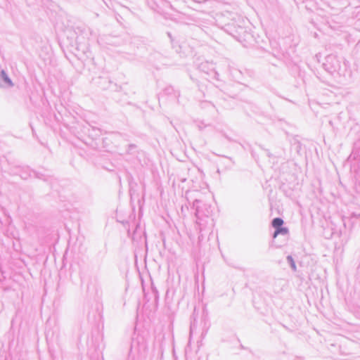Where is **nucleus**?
<instances>
[{"label": "nucleus", "mask_w": 360, "mask_h": 360, "mask_svg": "<svg viewBox=\"0 0 360 360\" xmlns=\"http://www.w3.org/2000/svg\"><path fill=\"white\" fill-rule=\"evenodd\" d=\"M2 76L4 79V80L8 82V84H11V80L8 79V77H7V75L5 74L4 72H2Z\"/></svg>", "instance_id": "7ed1b4c3"}, {"label": "nucleus", "mask_w": 360, "mask_h": 360, "mask_svg": "<svg viewBox=\"0 0 360 360\" xmlns=\"http://www.w3.org/2000/svg\"><path fill=\"white\" fill-rule=\"evenodd\" d=\"M288 231L286 228L280 227L278 229H276V230L274 234V238H276L277 236L279 234L285 235L288 233Z\"/></svg>", "instance_id": "f03ea898"}, {"label": "nucleus", "mask_w": 360, "mask_h": 360, "mask_svg": "<svg viewBox=\"0 0 360 360\" xmlns=\"http://www.w3.org/2000/svg\"><path fill=\"white\" fill-rule=\"evenodd\" d=\"M283 221L281 218H275L272 221V226L275 229H278L282 226Z\"/></svg>", "instance_id": "f257e3e1"}]
</instances>
